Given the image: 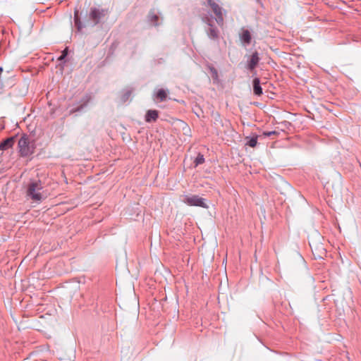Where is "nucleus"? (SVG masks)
I'll list each match as a JSON object with an SVG mask.
<instances>
[{
	"label": "nucleus",
	"instance_id": "obj_1",
	"mask_svg": "<svg viewBox=\"0 0 361 361\" xmlns=\"http://www.w3.org/2000/svg\"><path fill=\"white\" fill-rule=\"evenodd\" d=\"M26 193L30 199L36 202H41L48 196L47 192L43 190L42 183L40 180L29 183Z\"/></svg>",
	"mask_w": 361,
	"mask_h": 361
},
{
	"label": "nucleus",
	"instance_id": "obj_2",
	"mask_svg": "<svg viewBox=\"0 0 361 361\" xmlns=\"http://www.w3.org/2000/svg\"><path fill=\"white\" fill-rule=\"evenodd\" d=\"M18 146L22 157H27L33 153V148L30 146L28 137L25 135L20 138Z\"/></svg>",
	"mask_w": 361,
	"mask_h": 361
},
{
	"label": "nucleus",
	"instance_id": "obj_3",
	"mask_svg": "<svg viewBox=\"0 0 361 361\" xmlns=\"http://www.w3.org/2000/svg\"><path fill=\"white\" fill-rule=\"evenodd\" d=\"M183 202L188 206L208 208L205 200L198 195H186L183 197Z\"/></svg>",
	"mask_w": 361,
	"mask_h": 361
},
{
	"label": "nucleus",
	"instance_id": "obj_4",
	"mask_svg": "<svg viewBox=\"0 0 361 361\" xmlns=\"http://www.w3.org/2000/svg\"><path fill=\"white\" fill-rule=\"evenodd\" d=\"M207 3L216 16V20L217 23L219 25H223L224 16L221 7L218 4L215 3L213 0H207Z\"/></svg>",
	"mask_w": 361,
	"mask_h": 361
},
{
	"label": "nucleus",
	"instance_id": "obj_5",
	"mask_svg": "<svg viewBox=\"0 0 361 361\" xmlns=\"http://www.w3.org/2000/svg\"><path fill=\"white\" fill-rule=\"evenodd\" d=\"M107 13V11L99 8H91L90 12V18L94 21L95 24L98 23L100 20Z\"/></svg>",
	"mask_w": 361,
	"mask_h": 361
},
{
	"label": "nucleus",
	"instance_id": "obj_6",
	"mask_svg": "<svg viewBox=\"0 0 361 361\" xmlns=\"http://www.w3.org/2000/svg\"><path fill=\"white\" fill-rule=\"evenodd\" d=\"M312 252L316 258H323L326 255V250L322 244L315 241L310 243Z\"/></svg>",
	"mask_w": 361,
	"mask_h": 361
},
{
	"label": "nucleus",
	"instance_id": "obj_7",
	"mask_svg": "<svg viewBox=\"0 0 361 361\" xmlns=\"http://www.w3.org/2000/svg\"><path fill=\"white\" fill-rule=\"evenodd\" d=\"M119 290L126 293H131L135 291L134 286L130 279H121L117 282Z\"/></svg>",
	"mask_w": 361,
	"mask_h": 361
},
{
	"label": "nucleus",
	"instance_id": "obj_8",
	"mask_svg": "<svg viewBox=\"0 0 361 361\" xmlns=\"http://www.w3.org/2000/svg\"><path fill=\"white\" fill-rule=\"evenodd\" d=\"M260 59L257 51H255L249 56V59L247 62V67L249 70L252 71L258 65Z\"/></svg>",
	"mask_w": 361,
	"mask_h": 361
},
{
	"label": "nucleus",
	"instance_id": "obj_9",
	"mask_svg": "<svg viewBox=\"0 0 361 361\" xmlns=\"http://www.w3.org/2000/svg\"><path fill=\"white\" fill-rule=\"evenodd\" d=\"M158 116L159 114L157 110H148L145 115V121L147 123L156 121Z\"/></svg>",
	"mask_w": 361,
	"mask_h": 361
},
{
	"label": "nucleus",
	"instance_id": "obj_10",
	"mask_svg": "<svg viewBox=\"0 0 361 361\" xmlns=\"http://www.w3.org/2000/svg\"><path fill=\"white\" fill-rule=\"evenodd\" d=\"M14 144V137H8L0 144L1 150H6L12 147Z\"/></svg>",
	"mask_w": 361,
	"mask_h": 361
},
{
	"label": "nucleus",
	"instance_id": "obj_11",
	"mask_svg": "<svg viewBox=\"0 0 361 361\" xmlns=\"http://www.w3.org/2000/svg\"><path fill=\"white\" fill-rule=\"evenodd\" d=\"M253 90L256 95H261L262 94V89L260 86V81L259 78L253 80Z\"/></svg>",
	"mask_w": 361,
	"mask_h": 361
},
{
	"label": "nucleus",
	"instance_id": "obj_12",
	"mask_svg": "<svg viewBox=\"0 0 361 361\" xmlns=\"http://www.w3.org/2000/svg\"><path fill=\"white\" fill-rule=\"evenodd\" d=\"M168 93L167 90L160 89L156 93V98L160 102L164 101L168 96Z\"/></svg>",
	"mask_w": 361,
	"mask_h": 361
},
{
	"label": "nucleus",
	"instance_id": "obj_13",
	"mask_svg": "<svg viewBox=\"0 0 361 361\" xmlns=\"http://www.w3.org/2000/svg\"><path fill=\"white\" fill-rule=\"evenodd\" d=\"M241 39L246 44H250L251 41V35L247 30H243L241 35Z\"/></svg>",
	"mask_w": 361,
	"mask_h": 361
},
{
	"label": "nucleus",
	"instance_id": "obj_14",
	"mask_svg": "<svg viewBox=\"0 0 361 361\" xmlns=\"http://www.w3.org/2000/svg\"><path fill=\"white\" fill-rule=\"evenodd\" d=\"M208 35L212 39H217L218 32L216 29L211 27L208 32Z\"/></svg>",
	"mask_w": 361,
	"mask_h": 361
},
{
	"label": "nucleus",
	"instance_id": "obj_15",
	"mask_svg": "<svg viewBox=\"0 0 361 361\" xmlns=\"http://www.w3.org/2000/svg\"><path fill=\"white\" fill-rule=\"evenodd\" d=\"M204 162V158L202 154H199L195 160V166H198Z\"/></svg>",
	"mask_w": 361,
	"mask_h": 361
},
{
	"label": "nucleus",
	"instance_id": "obj_16",
	"mask_svg": "<svg viewBox=\"0 0 361 361\" xmlns=\"http://www.w3.org/2000/svg\"><path fill=\"white\" fill-rule=\"evenodd\" d=\"M71 288H68V290L71 291V292H77L79 290V283L78 282H74Z\"/></svg>",
	"mask_w": 361,
	"mask_h": 361
},
{
	"label": "nucleus",
	"instance_id": "obj_17",
	"mask_svg": "<svg viewBox=\"0 0 361 361\" xmlns=\"http://www.w3.org/2000/svg\"><path fill=\"white\" fill-rule=\"evenodd\" d=\"M257 137H252L247 142V145L250 147H255L257 145Z\"/></svg>",
	"mask_w": 361,
	"mask_h": 361
},
{
	"label": "nucleus",
	"instance_id": "obj_18",
	"mask_svg": "<svg viewBox=\"0 0 361 361\" xmlns=\"http://www.w3.org/2000/svg\"><path fill=\"white\" fill-rule=\"evenodd\" d=\"M67 54H68V49H67V48H66V49L63 51L61 56L59 57V61L63 60V59L67 56Z\"/></svg>",
	"mask_w": 361,
	"mask_h": 361
},
{
	"label": "nucleus",
	"instance_id": "obj_19",
	"mask_svg": "<svg viewBox=\"0 0 361 361\" xmlns=\"http://www.w3.org/2000/svg\"><path fill=\"white\" fill-rule=\"evenodd\" d=\"M274 134H276L275 131L264 133V135L267 136H271V135H274Z\"/></svg>",
	"mask_w": 361,
	"mask_h": 361
},
{
	"label": "nucleus",
	"instance_id": "obj_20",
	"mask_svg": "<svg viewBox=\"0 0 361 361\" xmlns=\"http://www.w3.org/2000/svg\"><path fill=\"white\" fill-rule=\"evenodd\" d=\"M157 20H158V16H157L154 15V16H153L152 17V21L157 22Z\"/></svg>",
	"mask_w": 361,
	"mask_h": 361
},
{
	"label": "nucleus",
	"instance_id": "obj_21",
	"mask_svg": "<svg viewBox=\"0 0 361 361\" xmlns=\"http://www.w3.org/2000/svg\"><path fill=\"white\" fill-rule=\"evenodd\" d=\"M75 23L77 24L78 21V12L77 11L75 13Z\"/></svg>",
	"mask_w": 361,
	"mask_h": 361
}]
</instances>
